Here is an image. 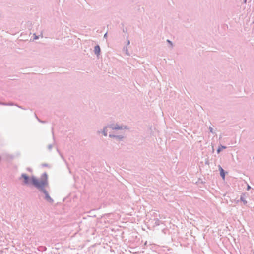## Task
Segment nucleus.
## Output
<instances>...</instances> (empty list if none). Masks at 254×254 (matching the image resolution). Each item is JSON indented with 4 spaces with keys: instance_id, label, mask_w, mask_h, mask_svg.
<instances>
[{
    "instance_id": "nucleus-5",
    "label": "nucleus",
    "mask_w": 254,
    "mask_h": 254,
    "mask_svg": "<svg viewBox=\"0 0 254 254\" xmlns=\"http://www.w3.org/2000/svg\"><path fill=\"white\" fill-rule=\"evenodd\" d=\"M226 148V147L225 146H220L218 147V149H217V153H219L223 149H225Z\"/></svg>"
},
{
    "instance_id": "nucleus-2",
    "label": "nucleus",
    "mask_w": 254,
    "mask_h": 254,
    "mask_svg": "<svg viewBox=\"0 0 254 254\" xmlns=\"http://www.w3.org/2000/svg\"><path fill=\"white\" fill-rule=\"evenodd\" d=\"M44 193L46 195V199L49 202H52L53 200L51 199V198L50 197L49 194H48L47 191L46 190H43Z\"/></svg>"
},
{
    "instance_id": "nucleus-3",
    "label": "nucleus",
    "mask_w": 254,
    "mask_h": 254,
    "mask_svg": "<svg viewBox=\"0 0 254 254\" xmlns=\"http://www.w3.org/2000/svg\"><path fill=\"white\" fill-rule=\"evenodd\" d=\"M219 170H220V175L222 177L223 179L224 180L225 179V172H224V171L223 168L220 166H219Z\"/></svg>"
},
{
    "instance_id": "nucleus-8",
    "label": "nucleus",
    "mask_w": 254,
    "mask_h": 254,
    "mask_svg": "<svg viewBox=\"0 0 254 254\" xmlns=\"http://www.w3.org/2000/svg\"><path fill=\"white\" fill-rule=\"evenodd\" d=\"M247 188H248V190H249V189H250L251 187L248 185Z\"/></svg>"
},
{
    "instance_id": "nucleus-1",
    "label": "nucleus",
    "mask_w": 254,
    "mask_h": 254,
    "mask_svg": "<svg viewBox=\"0 0 254 254\" xmlns=\"http://www.w3.org/2000/svg\"><path fill=\"white\" fill-rule=\"evenodd\" d=\"M22 177L24 179V183L26 185L33 184L38 188H42L47 185V175L45 174L42 176L41 180H38L32 177L29 178L26 174H22Z\"/></svg>"
},
{
    "instance_id": "nucleus-6",
    "label": "nucleus",
    "mask_w": 254,
    "mask_h": 254,
    "mask_svg": "<svg viewBox=\"0 0 254 254\" xmlns=\"http://www.w3.org/2000/svg\"><path fill=\"white\" fill-rule=\"evenodd\" d=\"M112 128L116 129H120L122 128V127H120L119 126H118V127H112Z\"/></svg>"
},
{
    "instance_id": "nucleus-4",
    "label": "nucleus",
    "mask_w": 254,
    "mask_h": 254,
    "mask_svg": "<svg viewBox=\"0 0 254 254\" xmlns=\"http://www.w3.org/2000/svg\"><path fill=\"white\" fill-rule=\"evenodd\" d=\"M100 47L99 46H95V49H94L95 53L97 55H99L100 53Z\"/></svg>"
},
{
    "instance_id": "nucleus-9",
    "label": "nucleus",
    "mask_w": 254,
    "mask_h": 254,
    "mask_svg": "<svg viewBox=\"0 0 254 254\" xmlns=\"http://www.w3.org/2000/svg\"><path fill=\"white\" fill-rule=\"evenodd\" d=\"M167 42H169V43H171V44H172V43H171V41H169V40H167Z\"/></svg>"
},
{
    "instance_id": "nucleus-7",
    "label": "nucleus",
    "mask_w": 254,
    "mask_h": 254,
    "mask_svg": "<svg viewBox=\"0 0 254 254\" xmlns=\"http://www.w3.org/2000/svg\"><path fill=\"white\" fill-rule=\"evenodd\" d=\"M241 200L243 201L244 204L247 203V201L245 200L243 197H241Z\"/></svg>"
}]
</instances>
